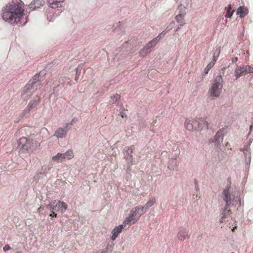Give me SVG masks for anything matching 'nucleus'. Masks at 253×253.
Segmentation results:
<instances>
[{
	"mask_svg": "<svg viewBox=\"0 0 253 253\" xmlns=\"http://www.w3.org/2000/svg\"><path fill=\"white\" fill-rule=\"evenodd\" d=\"M72 122L74 123L75 122V119H73L72 120Z\"/></svg>",
	"mask_w": 253,
	"mask_h": 253,
	"instance_id": "42",
	"label": "nucleus"
},
{
	"mask_svg": "<svg viewBox=\"0 0 253 253\" xmlns=\"http://www.w3.org/2000/svg\"><path fill=\"white\" fill-rule=\"evenodd\" d=\"M156 202L155 198L150 199L144 206H140V211L143 212V214L147 210L152 206Z\"/></svg>",
	"mask_w": 253,
	"mask_h": 253,
	"instance_id": "15",
	"label": "nucleus"
},
{
	"mask_svg": "<svg viewBox=\"0 0 253 253\" xmlns=\"http://www.w3.org/2000/svg\"><path fill=\"white\" fill-rule=\"evenodd\" d=\"M55 201L47 205L46 208L50 210L51 211H61L62 213L64 212L68 208L67 205L64 202L58 201L55 205Z\"/></svg>",
	"mask_w": 253,
	"mask_h": 253,
	"instance_id": "6",
	"label": "nucleus"
},
{
	"mask_svg": "<svg viewBox=\"0 0 253 253\" xmlns=\"http://www.w3.org/2000/svg\"><path fill=\"white\" fill-rule=\"evenodd\" d=\"M223 130L219 129L214 136L215 143L217 147H220V144L223 141Z\"/></svg>",
	"mask_w": 253,
	"mask_h": 253,
	"instance_id": "13",
	"label": "nucleus"
},
{
	"mask_svg": "<svg viewBox=\"0 0 253 253\" xmlns=\"http://www.w3.org/2000/svg\"><path fill=\"white\" fill-rule=\"evenodd\" d=\"M195 125H196V126H195V130L199 131L208 129L209 123L207 119L201 118L196 119Z\"/></svg>",
	"mask_w": 253,
	"mask_h": 253,
	"instance_id": "8",
	"label": "nucleus"
},
{
	"mask_svg": "<svg viewBox=\"0 0 253 253\" xmlns=\"http://www.w3.org/2000/svg\"><path fill=\"white\" fill-rule=\"evenodd\" d=\"M16 253H20V252H16Z\"/></svg>",
	"mask_w": 253,
	"mask_h": 253,
	"instance_id": "45",
	"label": "nucleus"
},
{
	"mask_svg": "<svg viewBox=\"0 0 253 253\" xmlns=\"http://www.w3.org/2000/svg\"><path fill=\"white\" fill-rule=\"evenodd\" d=\"M151 49L145 45L143 49L139 51V55L141 57H144L147 53H149Z\"/></svg>",
	"mask_w": 253,
	"mask_h": 253,
	"instance_id": "24",
	"label": "nucleus"
},
{
	"mask_svg": "<svg viewBox=\"0 0 253 253\" xmlns=\"http://www.w3.org/2000/svg\"><path fill=\"white\" fill-rule=\"evenodd\" d=\"M63 1L64 0H47V3L51 8H56L61 6Z\"/></svg>",
	"mask_w": 253,
	"mask_h": 253,
	"instance_id": "18",
	"label": "nucleus"
},
{
	"mask_svg": "<svg viewBox=\"0 0 253 253\" xmlns=\"http://www.w3.org/2000/svg\"><path fill=\"white\" fill-rule=\"evenodd\" d=\"M24 4L22 2L8 3L3 9L2 18L5 21L19 22L24 15Z\"/></svg>",
	"mask_w": 253,
	"mask_h": 253,
	"instance_id": "1",
	"label": "nucleus"
},
{
	"mask_svg": "<svg viewBox=\"0 0 253 253\" xmlns=\"http://www.w3.org/2000/svg\"><path fill=\"white\" fill-rule=\"evenodd\" d=\"M244 67L245 70V73L247 74L253 73V67L250 65L244 66Z\"/></svg>",
	"mask_w": 253,
	"mask_h": 253,
	"instance_id": "29",
	"label": "nucleus"
},
{
	"mask_svg": "<svg viewBox=\"0 0 253 253\" xmlns=\"http://www.w3.org/2000/svg\"><path fill=\"white\" fill-rule=\"evenodd\" d=\"M177 237L180 241H184L190 238L189 231L185 228H180L177 234Z\"/></svg>",
	"mask_w": 253,
	"mask_h": 253,
	"instance_id": "10",
	"label": "nucleus"
},
{
	"mask_svg": "<svg viewBox=\"0 0 253 253\" xmlns=\"http://www.w3.org/2000/svg\"><path fill=\"white\" fill-rule=\"evenodd\" d=\"M166 35V32L165 31H163L155 39H159V41L163 38Z\"/></svg>",
	"mask_w": 253,
	"mask_h": 253,
	"instance_id": "32",
	"label": "nucleus"
},
{
	"mask_svg": "<svg viewBox=\"0 0 253 253\" xmlns=\"http://www.w3.org/2000/svg\"><path fill=\"white\" fill-rule=\"evenodd\" d=\"M11 249L10 247L8 245H5L3 248V250L4 252L7 251L8 250H10Z\"/></svg>",
	"mask_w": 253,
	"mask_h": 253,
	"instance_id": "33",
	"label": "nucleus"
},
{
	"mask_svg": "<svg viewBox=\"0 0 253 253\" xmlns=\"http://www.w3.org/2000/svg\"><path fill=\"white\" fill-rule=\"evenodd\" d=\"M70 125V126H72L73 125V123L71 121L70 123H69Z\"/></svg>",
	"mask_w": 253,
	"mask_h": 253,
	"instance_id": "38",
	"label": "nucleus"
},
{
	"mask_svg": "<svg viewBox=\"0 0 253 253\" xmlns=\"http://www.w3.org/2000/svg\"><path fill=\"white\" fill-rule=\"evenodd\" d=\"M36 141L32 138L22 137L18 140V146L21 153L36 154Z\"/></svg>",
	"mask_w": 253,
	"mask_h": 253,
	"instance_id": "2",
	"label": "nucleus"
},
{
	"mask_svg": "<svg viewBox=\"0 0 253 253\" xmlns=\"http://www.w3.org/2000/svg\"><path fill=\"white\" fill-rule=\"evenodd\" d=\"M216 51H217V55H215V52H213V55L212 61L210 62V63H212L213 65H214V64L217 59V58L220 53V46L216 48Z\"/></svg>",
	"mask_w": 253,
	"mask_h": 253,
	"instance_id": "25",
	"label": "nucleus"
},
{
	"mask_svg": "<svg viewBox=\"0 0 253 253\" xmlns=\"http://www.w3.org/2000/svg\"><path fill=\"white\" fill-rule=\"evenodd\" d=\"M215 52V55H217V51H216V49L214 51V52Z\"/></svg>",
	"mask_w": 253,
	"mask_h": 253,
	"instance_id": "41",
	"label": "nucleus"
},
{
	"mask_svg": "<svg viewBox=\"0 0 253 253\" xmlns=\"http://www.w3.org/2000/svg\"><path fill=\"white\" fill-rule=\"evenodd\" d=\"M238 60V57H235L234 58H232V61L233 62H236V61H237Z\"/></svg>",
	"mask_w": 253,
	"mask_h": 253,
	"instance_id": "36",
	"label": "nucleus"
},
{
	"mask_svg": "<svg viewBox=\"0 0 253 253\" xmlns=\"http://www.w3.org/2000/svg\"><path fill=\"white\" fill-rule=\"evenodd\" d=\"M175 19L177 22L180 23V26H183L185 24V22L184 21V14H178L176 16Z\"/></svg>",
	"mask_w": 253,
	"mask_h": 253,
	"instance_id": "23",
	"label": "nucleus"
},
{
	"mask_svg": "<svg viewBox=\"0 0 253 253\" xmlns=\"http://www.w3.org/2000/svg\"><path fill=\"white\" fill-rule=\"evenodd\" d=\"M235 74L236 79L240 78L241 76L246 75L245 70L244 66L237 67L235 71Z\"/></svg>",
	"mask_w": 253,
	"mask_h": 253,
	"instance_id": "21",
	"label": "nucleus"
},
{
	"mask_svg": "<svg viewBox=\"0 0 253 253\" xmlns=\"http://www.w3.org/2000/svg\"><path fill=\"white\" fill-rule=\"evenodd\" d=\"M40 101V98L38 96L36 98V99L31 100L26 108L24 110V114L25 115L29 114L33 109L35 108L38 105Z\"/></svg>",
	"mask_w": 253,
	"mask_h": 253,
	"instance_id": "9",
	"label": "nucleus"
},
{
	"mask_svg": "<svg viewBox=\"0 0 253 253\" xmlns=\"http://www.w3.org/2000/svg\"><path fill=\"white\" fill-rule=\"evenodd\" d=\"M248 13V9L245 6H240L237 10V14L239 15L240 18H243Z\"/></svg>",
	"mask_w": 253,
	"mask_h": 253,
	"instance_id": "20",
	"label": "nucleus"
},
{
	"mask_svg": "<svg viewBox=\"0 0 253 253\" xmlns=\"http://www.w3.org/2000/svg\"><path fill=\"white\" fill-rule=\"evenodd\" d=\"M142 214L143 212L140 211V206H137L132 209L128 216L124 221V226H125L131 222L134 224Z\"/></svg>",
	"mask_w": 253,
	"mask_h": 253,
	"instance_id": "4",
	"label": "nucleus"
},
{
	"mask_svg": "<svg viewBox=\"0 0 253 253\" xmlns=\"http://www.w3.org/2000/svg\"><path fill=\"white\" fill-rule=\"evenodd\" d=\"M231 213L230 210L229 209L228 207L226 205L225 209L221 213V218L220 222L223 223L225 221L226 218Z\"/></svg>",
	"mask_w": 253,
	"mask_h": 253,
	"instance_id": "19",
	"label": "nucleus"
},
{
	"mask_svg": "<svg viewBox=\"0 0 253 253\" xmlns=\"http://www.w3.org/2000/svg\"><path fill=\"white\" fill-rule=\"evenodd\" d=\"M76 80H78V78L76 77V79H75Z\"/></svg>",
	"mask_w": 253,
	"mask_h": 253,
	"instance_id": "43",
	"label": "nucleus"
},
{
	"mask_svg": "<svg viewBox=\"0 0 253 253\" xmlns=\"http://www.w3.org/2000/svg\"><path fill=\"white\" fill-rule=\"evenodd\" d=\"M93 253H97V252H93Z\"/></svg>",
	"mask_w": 253,
	"mask_h": 253,
	"instance_id": "46",
	"label": "nucleus"
},
{
	"mask_svg": "<svg viewBox=\"0 0 253 253\" xmlns=\"http://www.w3.org/2000/svg\"><path fill=\"white\" fill-rule=\"evenodd\" d=\"M213 66L212 63H209L204 69V72L205 75L208 74L209 71Z\"/></svg>",
	"mask_w": 253,
	"mask_h": 253,
	"instance_id": "28",
	"label": "nucleus"
},
{
	"mask_svg": "<svg viewBox=\"0 0 253 253\" xmlns=\"http://www.w3.org/2000/svg\"><path fill=\"white\" fill-rule=\"evenodd\" d=\"M127 111V110L125 109V108H122L120 112V116L123 118H126V119L127 118V115L126 114V111Z\"/></svg>",
	"mask_w": 253,
	"mask_h": 253,
	"instance_id": "31",
	"label": "nucleus"
},
{
	"mask_svg": "<svg viewBox=\"0 0 253 253\" xmlns=\"http://www.w3.org/2000/svg\"><path fill=\"white\" fill-rule=\"evenodd\" d=\"M67 130L66 129H64L62 127L58 128L54 134V136L57 138H63L65 137L67 134Z\"/></svg>",
	"mask_w": 253,
	"mask_h": 253,
	"instance_id": "17",
	"label": "nucleus"
},
{
	"mask_svg": "<svg viewBox=\"0 0 253 253\" xmlns=\"http://www.w3.org/2000/svg\"><path fill=\"white\" fill-rule=\"evenodd\" d=\"M38 78V77L35 76L25 86L26 88L29 90V92L33 93L41 88L42 84L39 81Z\"/></svg>",
	"mask_w": 253,
	"mask_h": 253,
	"instance_id": "7",
	"label": "nucleus"
},
{
	"mask_svg": "<svg viewBox=\"0 0 253 253\" xmlns=\"http://www.w3.org/2000/svg\"><path fill=\"white\" fill-rule=\"evenodd\" d=\"M121 96L118 94H115L113 96H111V98L114 103H116L118 100L120 99Z\"/></svg>",
	"mask_w": 253,
	"mask_h": 253,
	"instance_id": "30",
	"label": "nucleus"
},
{
	"mask_svg": "<svg viewBox=\"0 0 253 253\" xmlns=\"http://www.w3.org/2000/svg\"><path fill=\"white\" fill-rule=\"evenodd\" d=\"M158 42L159 39L154 38L151 41L147 43L146 45H147V47H148L149 48L151 49V48L155 46Z\"/></svg>",
	"mask_w": 253,
	"mask_h": 253,
	"instance_id": "26",
	"label": "nucleus"
},
{
	"mask_svg": "<svg viewBox=\"0 0 253 253\" xmlns=\"http://www.w3.org/2000/svg\"><path fill=\"white\" fill-rule=\"evenodd\" d=\"M223 194L224 196V200L226 202V205L227 207H228L230 204L232 196L231 195L228 189H224L223 191Z\"/></svg>",
	"mask_w": 253,
	"mask_h": 253,
	"instance_id": "16",
	"label": "nucleus"
},
{
	"mask_svg": "<svg viewBox=\"0 0 253 253\" xmlns=\"http://www.w3.org/2000/svg\"><path fill=\"white\" fill-rule=\"evenodd\" d=\"M70 125V126H72L73 125V123L71 121L70 123H69Z\"/></svg>",
	"mask_w": 253,
	"mask_h": 253,
	"instance_id": "39",
	"label": "nucleus"
},
{
	"mask_svg": "<svg viewBox=\"0 0 253 253\" xmlns=\"http://www.w3.org/2000/svg\"><path fill=\"white\" fill-rule=\"evenodd\" d=\"M234 10H232V7L230 4L228 5L226 14L225 15V17L226 18H230L232 17Z\"/></svg>",
	"mask_w": 253,
	"mask_h": 253,
	"instance_id": "27",
	"label": "nucleus"
},
{
	"mask_svg": "<svg viewBox=\"0 0 253 253\" xmlns=\"http://www.w3.org/2000/svg\"><path fill=\"white\" fill-rule=\"evenodd\" d=\"M123 228V225H119L118 226L115 227L112 231V236L111 237V239L114 241L119 235V234L122 232V229Z\"/></svg>",
	"mask_w": 253,
	"mask_h": 253,
	"instance_id": "14",
	"label": "nucleus"
},
{
	"mask_svg": "<svg viewBox=\"0 0 253 253\" xmlns=\"http://www.w3.org/2000/svg\"><path fill=\"white\" fill-rule=\"evenodd\" d=\"M101 253H105V252H101Z\"/></svg>",
	"mask_w": 253,
	"mask_h": 253,
	"instance_id": "44",
	"label": "nucleus"
},
{
	"mask_svg": "<svg viewBox=\"0 0 253 253\" xmlns=\"http://www.w3.org/2000/svg\"><path fill=\"white\" fill-rule=\"evenodd\" d=\"M223 87V80L220 75L216 77L213 83L209 89L210 95L212 99L218 97Z\"/></svg>",
	"mask_w": 253,
	"mask_h": 253,
	"instance_id": "3",
	"label": "nucleus"
},
{
	"mask_svg": "<svg viewBox=\"0 0 253 253\" xmlns=\"http://www.w3.org/2000/svg\"><path fill=\"white\" fill-rule=\"evenodd\" d=\"M133 146L128 147L126 148V152L128 154L127 156H126V159L129 161L130 163H132V155H131L133 153Z\"/></svg>",
	"mask_w": 253,
	"mask_h": 253,
	"instance_id": "22",
	"label": "nucleus"
},
{
	"mask_svg": "<svg viewBox=\"0 0 253 253\" xmlns=\"http://www.w3.org/2000/svg\"><path fill=\"white\" fill-rule=\"evenodd\" d=\"M182 26H180V24L178 26L176 31H177Z\"/></svg>",
	"mask_w": 253,
	"mask_h": 253,
	"instance_id": "37",
	"label": "nucleus"
},
{
	"mask_svg": "<svg viewBox=\"0 0 253 253\" xmlns=\"http://www.w3.org/2000/svg\"><path fill=\"white\" fill-rule=\"evenodd\" d=\"M71 126H70V125L69 123L66 124V126H65L66 129L68 131V129L71 128Z\"/></svg>",
	"mask_w": 253,
	"mask_h": 253,
	"instance_id": "35",
	"label": "nucleus"
},
{
	"mask_svg": "<svg viewBox=\"0 0 253 253\" xmlns=\"http://www.w3.org/2000/svg\"><path fill=\"white\" fill-rule=\"evenodd\" d=\"M195 122H196V120L186 119L184 122V126L186 129L188 130L195 129V126H196V125H195Z\"/></svg>",
	"mask_w": 253,
	"mask_h": 253,
	"instance_id": "12",
	"label": "nucleus"
},
{
	"mask_svg": "<svg viewBox=\"0 0 253 253\" xmlns=\"http://www.w3.org/2000/svg\"><path fill=\"white\" fill-rule=\"evenodd\" d=\"M54 211H51L52 212V214H50L49 216H51V217H57V214L55 213Z\"/></svg>",
	"mask_w": 253,
	"mask_h": 253,
	"instance_id": "34",
	"label": "nucleus"
},
{
	"mask_svg": "<svg viewBox=\"0 0 253 253\" xmlns=\"http://www.w3.org/2000/svg\"><path fill=\"white\" fill-rule=\"evenodd\" d=\"M252 128H253V125H251L250 126V131L252 130Z\"/></svg>",
	"mask_w": 253,
	"mask_h": 253,
	"instance_id": "40",
	"label": "nucleus"
},
{
	"mask_svg": "<svg viewBox=\"0 0 253 253\" xmlns=\"http://www.w3.org/2000/svg\"><path fill=\"white\" fill-rule=\"evenodd\" d=\"M74 154L73 150H68L64 154L58 153L56 155L52 157V161L55 162H62L64 160H69L73 158Z\"/></svg>",
	"mask_w": 253,
	"mask_h": 253,
	"instance_id": "5",
	"label": "nucleus"
},
{
	"mask_svg": "<svg viewBox=\"0 0 253 253\" xmlns=\"http://www.w3.org/2000/svg\"><path fill=\"white\" fill-rule=\"evenodd\" d=\"M44 4L43 0H33L29 4V8L32 10H35L42 6Z\"/></svg>",
	"mask_w": 253,
	"mask_h": 253,
	"instance_id": "11",
	"label": "nucleus"
}]
</instances>
